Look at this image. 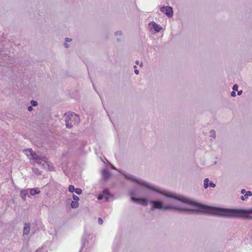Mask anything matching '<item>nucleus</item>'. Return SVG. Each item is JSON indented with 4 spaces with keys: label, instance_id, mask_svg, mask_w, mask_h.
<instances>
[{
    "label": "nucleus",
    "instance_id": "c756f323",
    "mask_svg": "<svg viewBox=\"0 0 252 252\" xmlns=\"http://www.w3.org/2000/svg\"><path fill=\"white\" fill-rule=\"evenodd\" d=\"M231 95L233 97H234L236 96V93L234 92V91H232L231 93Z\"/></svg>",
    "mask_w": 252,
    "mask_h": 252
},
{
    "label": "nucleus",
    "instance_id": "2eb2a0df",
    "mask_svg": "<svg viewBox=\"0 0 252 252\" xmlns=\"http://www.w3.org/2000/svg\"><path fill=\"white\" fill-rule=\"evenodd\" d=\"M76 188H75L74 186L73 185H69L68 187V191L70 192H73L75 191Z\"/></svg>",
    "mask_w": 252,
    "mask_h": 252
},
{
    "label": "nucleus",
    "instance_id": "f3484780",
    "mask_svg": "<svg viewBox=\"0 0 252 252\" xmlns=\"http://www.w3.org/2000/svg\"><path fill=\"white\" fill-rule=\"evenodd\" d=\"M103 193L104 194H106L107 195H110V193L109 191V189H105L103 190Z\"/></svg>",
    "mask_w": 252,
    "mask_h": 252
},
{
    "label": "nucleus",
    "instance_id": "4c0bfd02",
    "mask_svg": "<svg viewBox=\"0 0 252 252\" xmlns=\"http://www.w3.org/2000/svg\"><path fill=\"white\" fill-rule=\"evenodd\" d=\"M39 251H40V249H38L36 251V252H38Z\"/></svg>",
    "mask_w": 252,
    "mask_h": 252
},
{
    "label": "nucleus",
    "instance_id": "e433bc0d",
    "mask_svg": "<svg viewBox=\"0 0 252 252\" xmlns=\"http://www.w3.org/2000/svg\"><path fill=\"white\" fill-rule=\"evenodd\" d=\"M104 198H105V199L107 201H108V197L106 196V197H105Z\"/></svg>",
    "mask_w": 252,
    "mask_h": 252
},
{
    "label": "nucleus",
    "instance_id": "ea45409f",
    "mask_svg": "<svg viewBox=\"0 0 252 252\" xmlns=\"http://www.w3.org/2000/svg\"><path fill=\"white\" fill-rule=\"evenodd\" d=\"M133 67H134V68H136V65H134V66H133Z\"/></svg>",
    "mask_w": 252,
    "mask_h": 252
},
{
    "label": "nucleus",
    "instance_id": "b1692460",
    "mask_svg": "<svg viewBox=\"0 0 252 252\" xmlns=\"http://www.w3.org/2000/svg\"><path fill=\"white\" fill-rule=\"evenodd\" d=\"M238 86L237 84H235L233 86L232 89H233V91H238Z\"/></svg>",
    "mask_w": 252,
    "mask_h": 252
},
{
    "label": "nucleus",
    "instance_id": "6e6552de",
    "mask_svg": "<svg viewBox=\"0 0 252 252\" xmlns=\"http://www.w3.org/2000/svg\"><path fill=\"white\" fill-rule=\"evenodd\" d=\"M103 178L105 180H108L111 176V173L109 172L107 168H104L102 171Z\"/></svg>",
    "mask_w": 252,
    "mask_h": 252
},
{
    "label": "nucleus",
    "instance_id": "72a5a7b5",
    "mask_svg": "<svg viewBox=\"0 0 252 252\" xmlns=\"http://www.w3.org/2000/svg\"><path fill=\"white\" fill-rule=\"evenodd\" d=\"M243 91L242 90L238 91L237 94L240 95L242 94Z\"/></svg>",
    "mask_w": 252,
    "mask_h": 252
},
{
    "label": "nucleus",
    "instance_id": "4be33fe9",
    "mask_svg": "<svg viewBox=\"0 0 252 252\" xmlns=\"http://www.w3.org/2000/svg\"><path fill=\"white\" fill-rule=\"evenodd\" d=\"M129 194L131 196V197L132 196H133L134 195H136V191L135 190H131L130 192H129Z\"/></svg>",
    "mask_w": 252,
    "mask_h": 252
},
{
    "label": "nucleus",
    "instance_id": "412c9836",
    "mask_svg": "<svg viewBox=\"0 0 252 252\" xmlns=\"http://www.w3.org/2000/svg\"><path fill=\"white\" fill-rule=\"evenodd\" d=\"M210 133L211 136H212L214 138H215L216 134H215V131L214 130H211L210 132Z\"/></svg>",
    "mask_w": 252,
    "mask_h": 252
},
{
    "label": "nucleus",
    "instance_id": "4468645a",
    "mask_svg": "<svg viewBox=\"0 0 252 252\" xmlns=\"http://www.w3.org/2000/svg\"><path fill=\"white\" fill-rule=\"evenodd\" d=\"M70 205L71 208H76L79 206V203L78 201H72Z\"/></svg>",
    "mask_w": 252,
    "mask_h": 252
},
{
    "label": "nucleus",
    "instance_id": "9b49d317",
    "mask_svg": "<svg viewBox=\"0 0 252 252\" xmlns=\"http://www.w3.org/2000/svg\"><path fill=\"white\" fill-rule=\"evenodd\" d=\"M28 195L29 197H30V196L29 195V193H28V189H24V190H22L20 192V196L22 198V199L24 200H26V196Z\"/></svg>",
    "mask_w": 252,
    "mask_h": 252
},
{
    "label": "nucleus",
    "instance_id": "f8f14e48",
    "mask_svg": "<svg viewBox=\"0 0 252 252\" xmlns=\"http://www.w3.org/2000/svg\"><path fill=\"white\" fill-rule=\"evenodd\" d=\"M252 195V192L251 191H248L244 195L241 196V199L244 201L247 199L249 196H251Z\"/></svg>",
    "mask_w": 252,
    "mask_h": 252
},
{
    "label": "nucleus",
    "instance_id": "7c9ffc66",
    "mask_svg": "<svg viewBox=\"0 0 252 252\" xmlns=\"http://www.w3.org/2000/svg\"><path fill=\"white\" fill-rule=\"evenodd\" d=\"M111 168L114 170H116L117 171H118L120 173H122L121 171H120L119 170H117V168L113 165H111Z\"/></svg>",
    "mask_w": 252,
    "mask_h": 252
},
{
    "label": "nucleus",
    "instance_id": "c9c22d12",
    "mask_svg": "<svg viewBox=\"0 0 252 252\" xmlns=\"http://www.w3.org/2000/svg\"><path fill=\"white\" fill-rule=\"evenodd\" d=\"M84 245H85V243H83V245H82V248H81V250H80V252H81V251H82V250L83 248L84 247Z\"/></svg>",
    "mask_w": 252,
    "mask_h": 252
},
{
    "label": "nucleus",
    "instance_id": "aec40b11",
    "mask_svg": "<svg viewBox=\"0 0 252 252\" xmlns=\"http://www.w3.org/2000/svg\"><path fill=\"white\" fill-rule=\"evenodd\" d=\"M72 198H73V199L74 200V201H76L78 202V201L79 200V197L74 194H73Z\"/></svg>",
    "mask_w": 252,
    "mask_h": 252
},
{
    "label": "nucleus",
    "instance_id": "bb28decb",
    "mask_svg": "<svg viewBox=\"0 0 252 252\" xmlns=\"http://www.w3.org/2000/svg\"><path fill=\"white\" fill-rule=\"evenodd\" d=\"M103 198V195L100 194L98 195V197H97V199L99 200H100L101 199H102Z\"/></svg>",
    "mask_w": 252,
    "mask_h": 252
},
{
    "label": "nucleus",
    "instance_id": "393cba45",
    "mask_svg": "<svg viewBox=\"0 0 252 252\" xmlns=\"http://www.w3.org/2000/svg\"><path fill=\"white\" fill-rule=\"evenodd\" d=\"M103 220L101 218H98V223L99 224H102L103 223Z\"/></svg>",
    "mask_w": 252,
    "mask_h": 252
},
{
    "label": "nucleus",
    "instance_id": "58836bf2",
    "mask_svg": "<svg viewBox=\"0 0 252 252\" xmlns=\"http://www.w3.org/2000/svg\"><path fill=\"white\" fill-rule=\"evenodd\" d=\"M117 40L118 41H120V39H119L117 38Z\"/></svg>",
    "mask_w": 252,
    "mask_h": 252
},
{
    "label": "nucleus",
    "instance_id": "f03ea898",
    "mask_svg": "<svg viewBox=\"0 0 252 252\" xmlns=\"http://www.w3.org/2000/svg\"><path fill=\"white\" fill-rule=\"evenodd\" d=\"M65 117V126L68 128H72L73 125H77L80 122L79 116L74 113H65L64 114Z\"/></svg>",
    "mask_w": 252,
    "mask_h": 252
},
{
    "label": "nucleus",
    "instance_id": "c85d7f7f",
    "mask_svg": "<svg viewBox=\"0 0 252 252\" xmlns=\"http://www.w3.org/2000/svg\"><path fill=\"white\" fill-rule=\"evenodd\" d=\"M65 41L66 42H70V41H72V39L66 37L65 39Z\"/></svg>",
    "mask_w": 252,
    "mask_h": 252
},
{
    "label": "nucleus",
    "instance_id": "2f4dec72",
    "mask_svg": "<svg viewBox=\"0 0 252 252\" xmlns=\"http://www.w3.org/2000/svg\"><path fill=\"white\" fill-rule=\"evenodd\" d=\"M64 46L65 48H68L69 47V45L67 43H64Z\"/></svg>",
    "mask_w": 252,
    "mask_h": 252
},
{
    "label": "nucleus",
    "instance_id": "7ed1b4c3",
    "mask_svg": "<svg viewBox=\"0 0 252 252\" xmlns=\"http://www.w3.org/2000/svg\"><path fill=\"white\" fill-rule=\"evenodd\" d=\"M26 155L28 157L31 156L32 159L34 160L35 162L38 164L41 165L42 166H44V164L47 162V158L44 157L38 156L37 153L33 151L32 149H28L25 150Z\"/></svg>",
    "mask_w": 252,
    "mask_h": 252
},
{
    "label": "nucleus",
    "instance_id": "20e7f679",
    "mask_svg": "<svg viewBox=\"0 0 252 252\" xmlns=\"http://www.w3.org/2000/svg\"><path fill=\"white\" fill-rule=\"evenodd\" d=\"M160 10L161 12L164 13L169 18H171L173 16V8L171 6H162L160 8Z\"/></svg>",
    "mask_w": 252,
    "mask_h": 252
},
{
    "label": "nucleus",
    "instance_id": "dca6fc26",
    "mask_svg": "<svg viewBox=\"0 0 252 252\" xmlns=\"http://www.w3.org/2000/svg\"><path fill=\"white\" fill-rule=\"evenodd\" d=\"M75 192L77 194L80 195L82 193V190L81 189L76 188Z\"/></svg>",
    "mask_w": 252,
    "mask_h": 252
},
{
    "label": "nucleus",
    "instance_id": "1a4fd4ad",
    "mask_svg": "<svg viewBox=\"0 0 252 252\" xmlns=\"http://www.w3.org/2000/svg\"><path fill=\"white\" fill-rule=\"evenodd\" d=\"M209 180L208 178H205L204 180V188L205 189L208 188L209 186L211 188H215L216 187V184L213 182L210 183L209 184Z\"/></svg>",
    "mask_w": 252,
    "mask_h": 252
},
{
    "label": "nucleus",
    "instance_id": "5701e85b",
    "mask_svg": "<svg viewBox=\"0 0 252 252\" xmlns=\"http://www.w3.org/2000/svg\"><path fill=\"white\" fill-rule=\"evenodd\" d=\"M115 34L116 36L121 35L122 34V32L121 31H117L115 33Z\"/></svg>",
    "mask_w": 252,
    "mask_h": 252
},
{
    "label": "nucleus",
    "instance_id": "473e14b6",
    "mask_svg": "<svg viewBox=\"0 0 252 252\" xmlns=\"http://www.w3.org/2000/svg\"><path fill=\"white\" fill-rule=\"evenodd\" d=\"M247 191H246V190L245 189H242L241 191V193L242 194H244V193H246Z\"/></svg>",
    "mask_w": 252,
    "mask_h": 252
},
{
    "label": "nucleus",
    "instance_id": "ddd939ff",
    "mask_svg": "<svg viewBox=\"0 0 252 252\" xmlns=\"http://www.w3.org/2000/svg\"><path fill=\"white\" fill-rule=\"evenodd\" d=\"M40 190L37 191L36 189H30V193L31 195L33 196L34 195L36 194H38L40 193Z\"/></svg>",
    "mask_w": 252,
    "mask_h": 252
},
{
    "label": "nucleus",
    "instance_id": "9d476101",
    "mask_svg": "<svg viewBox=\"0 0 252 252\" xmlns=\"http://www.w3.org/2000/svg\"><path fill=\"white\" fill-rule=\"evenodd\" d=\"M31 228L30 223H25L24 224V227L23 229V234L28 235L29 233Z\"/></svg>",
    "mask_w": 252,
    "mask_h": 252
},
{
    "label": "nucleus",
    "instance_id": "cd10ccee",
    "mask_svg": "<svg viewBox=\"0 0 252 252\" xmlns=\"http://www.w3.org/2000/svg\"><path fill=\"white\" fill-rule=\"evenodd\" d=\"M28 110L29 111H31L33 110L32 106H29L28 107Z\"/></svg>",
    "mask_w": 252,
    "mask_h": 252
},
{
    "label": "nucleus",
    "instance_id": "a878e982",
    "mask_svg": "<svg viewBox=\"0 0 252 252\" xmlns=\"http://www.w3.org/2000/svg\"><path fill=\"white\" fill-rule=\"evenodd\" d=\"M135 63H136V64H139L140 66H141H141H143V63H142V62H141V63H139V61H138V60H137V61L135 62Z\"/></svg>",
    "mask_w": 252,
    "mask_h": 252
},
{
    "label": "nucleus",
    "instance_id": "a211bd4d",
    "mask_svg": "<svg viewBox=\"0 0 252 252\" xmlns=\"http://www.w3.org/2000/svg\"><path fill=\"white\" fill-rule=\"evenodd\" d=\"M32 170H33V172L34 173H35V174H37L38 175L41 174V172L37 168H33Z\"/></svg>",
    "mask_w": 252,
    "mask_h": 252
},
{
    "label": "nucleus",
    "instance_id": "39448f33",
    "mask_svg": "<svg viewBox=\"0 0 252 252\" xmlns=\"http://www.w3.org/2000/svg\"><path fill=\"white\" fill-rule=\"evenodd\" d=\"M150 203L152 204L151 210L154 209H162L163 203L162 201L160 200H151Z\"/></svg>",
    "mask_w": 252,
    "mask_h": 252
},
{
    "label": "nucleus",
    "instance_id": "6ab92c4d",
    "mask_svg": "<svg viewBox=\"0 0 252 252\" xmlns=\"http://www.w3.org/2000/svg\"><path fill=\"white\" fill-rule=\"evenodd\" d=\"M31 104H32V106H36L37 105L38 102H37V101H36L35 100H32L31 101Z\"/></svg>",
    "mask_w": 252,
    "mask_h": 252
},
{
    "label": "nucleus",
    "instance_id": "f704fd0d",
    "mask_svg": "<svg viewBox=\"0 0 252 252\" xmlns=\"http://www.w3.org/2000/svg\"><path fill=\"white\" fill-rule=\"evenodd\" d=\"M134 73L136 74H138L139 73V71L138 69H135L134 70Z\"/></svg>",
    "mask_w": 252,
    "mask_h": 252
},
{
    "label": "nucleus",
    "instance_id": "423d86ee",
    "mask_svg": "<svg viewBox=\"0 0 252 252\" xmlns=\"http://www.w3.org/2000/svg\"><path fill=\"white\" fill-rule=\"evenodd\" d=\"M131 200L134 203H140L144 206H146L148 205V200L145 198H135L132 196Z\"/></svg>",
    "mask_w": 252,
    "mask_h": 252
},
{
    "label": "nucleus",
    "instance_id": "f257e3e1",
    "mask_svg": "<svg viewBox=\"0 0 252 252\" xmlns=\"http://www.w3.org/2000/svg\"><path fill=\"white\" fill-rule=\"evenodd\" d=\"M123 175L126 179L136 183L138 185L144 186L167 197L173 198L183 203L198 208V209H192L182 208L172 205H167L165 206H164L163 205L162 210L164 211H166L169 209H173L180 211H189L193 213H202L210 215L225 218H245L252 219V209H228L205 205L201 203L190 200L189 199L183 196L177 195L174 193L164 192L159 189H157L149 185L148 184L142 181L141 180L137 179L133 175L125 174H123Z\"/></svg>",
    "mask_w": 252,
    "mask_h": 252
},
{
    "label": "nucleus",
    "instance_id": "0eeeda50",
    "mask_svg": "<svg viewBox=\"0 0 252 252\" xmlns=\"http://www.w3.org/2000/svg\"><path fill=\"white\" fill-rule=\"evenodd\" d=\"M149 26H151V29H153L156 32H159L162 28L159 25L157 24L156 22L153 21L149 23Z\"/></svg>",
    "mask_w": 252,
    "mask_h": 252
}]
</instances>
